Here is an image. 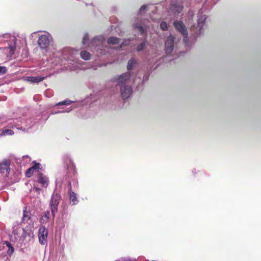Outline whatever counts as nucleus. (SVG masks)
<instances>
[{
	"label": "nucleus",
	"instance_id": "f257e3e1",
	"mask_svg": "<svg viewBox=\"0 0 261 261\" xmlns=\"http://www.w3.org/2000/svg\"><path fill=\"white\" fill-rule=\"evenodd\" d=\"M131 75L129 72H124L122 74L116 75L112 78L108 86H115L116 89H119L120 94L118 93H110L106 90L98 91L97 93L91 94L85 99L78 102L79 106H91L98 99L106 98V100L109 102H114L119 99V95L123 100L129 98L133 94V88L129 83Z\"/></svg>",
	"mask_w": 261,
	"mask_h": 261
},
{
	"label": "nucleus",
	"instance_id": "f03ea898",
	"mask_svg": "<svg viewBox=\"0 0 261 261\" xmlns=\"http://www.w3.org/2000/svg\"><path fill=\"white\" fill-rule=\"evenodd\" d=\"M34 233L32 229L29 228H22L20 224H18L13 227L12 234L10 236V242L5 241L4 245L8 248L7 253L11 256L14 252V246L21 247L22 244L31 241L33 237Z\"/></svg>",
	"mask_w": 261,
	"mask_h": 261
},
{
	"label": "nucleus",
	"instance_id": "7ed1b4c3",
	"mask_svg": "<svg viewBox=\"0 0 261 261\" xmlns=\"http://www.w3.org/2000/svg\"><path fill=\"white\" fill-rule=\"evenodd\" d=\"M82 43L84 45L89 43V47L93 53L98 57L110 55L113 49L108 45H105L106 38L103 35L94 37L89 42V36L87 33L84 34Z\"/></svg>",
	"mask_w": 261,
	"mask_h": 261
},
{
	"label": "nucleus",
	"instance_id": "20e7f679",
	"mask_svg": "<svg viewBox=\"0 0 261 261\" xmlns=\"http://www.w3.org/2000/svg\"><path fill=\"white\" fill-rule=\"evenodd\" d=\"M1 36L3 38V41L5 43V49L9 50V54L13 55L17 48H20L26 45L25 38L23 36H19L16 34L6 33L2 34Z\"/></svg>",
	"mask_w": 261,
	"mask_h": 261
},
{
	"label": "nucleus",
	"instance_id": "39448f33",
	"mask_svg": "<svg viewBox=\"0 0 261 261\" xmlns=\"http://www.w3.org/2000/svg\"><path fill=\"white\" fill-rule=\"evenodd\" d=\"M62 54V58L58 59L56 65L59 64L65 65L67 69L71 71L80 69L78 59L75 56L70 54L67 49H64Z\"/></svg>",
	"mask_w": 261,
	"mask_h": 261
},
{
	"label": "nucleus",
	"instance_id": "423d86ee",
	"mask_svg": "<svg viewBox=\"0 0 261 261\" xmlns=\"http://www.w3.org/2000/svg\"><path fill=\"white\" fill-rule=\"evenodd\" d=\"M208 6V2L206 1L203 4L201 9H200L198 13L197 25L194 24L191 27L190 29L192 32V35L195 39L199 37L202 33L206 19V15L202 14L207 9V7Z\"/></svg>",
	"mask_w": 261,
	"mask_h": 261
},
{
	"label": "nucleus",
	"instance_id": "0eeeda50",
	"mask_svg": "<svg viewBox=\"0 0 261 261\" xmlns=\"http://www.w3.org/2000/svg\"><path fill=\"white\" fill-rule=\"evenodd\" d=\"M38 34L37 43L42 50L47 51L53 43V37L50 33L46 31H37L31 34V36Z\"/></svg>",
	"mask_w": 261,
	"mask_h": 261
},
{
	"label": "nucleus",
	"instance_id": "6e6552de",
	"mask_svg": "<svg viewBox=\"0 0 261 261\" xmlns=\"http://www.w3.org/2000/svg\"><path fill=\"white\" fill-rule=\"evenodd\" d=\"M146 5L142 6L139 9L137 17L135 18L133 23V28L134 30L138 31L141 35H144L147 29V25L145 24V20L140 18V14L146 10Z\"/></svg>",
	"mask_w": 261,
	"mask_h": 261
},
{
	"label": "nucleus",
	"instance_id": "1a4fd4ad",
	"mask_svg": "<svg viewBox=\"0 0 261 261\" xmlns=\"http://www.w3.org/2000/svg\"><path fill=\"white\" fill-rule=\"evenodd\" d=\"M43 118L42 114H39L35 116V118L23 116L21 118V124L20 127H17L18 129H21L25 131L28 129L32 127L35 124L41 122Z\"/></svg>",
	"mask_w": 261,
	"mask_h": 261
},
{
	"label": "nucleus",
	"instance_id": "9d476101",
	"mask_svg": "<svg viewBox=\"0 0 261 261\" xmlns=\"http://www.w3.org/2000/svg\"><path fill=\"white\" fill-rule=\"evenodd\" d=\"M180 41V37L170 34L166 38L165 42V51L167 55H170L178 47Z\"/></svg>",
	"mask_w": 261,
	"mask_h": 261
},
{
	"label": "nucleus",
	"instance_id": "9b49d317",
	"mask_svg": "<svg viewBox=\"0 0 261 261\" xmlns=\"http://www.w3.org/2000/svg\"><path fill=\"white\" fill-rule=\"evenodd\" d=\"M61 199V196L60 192L55 189L52 194L49 204L53 218H55L56 214L58 212V206Z\"/></svg>",
	"mask_w": 261,
	"mask_h": 261
},
{
	"label": "nucleus",
	"instance_id": "f8f14e48",
	"mask_svg": "<svg viewBox=\"0 0 261 261\" xmlns=\"http://www.w3.org/2000/svg\"><path fill=\"white\" fill-rule=\"evenodd\" d=\"M173 25L175 30L183 36V42L185 45L190 48L189 39L188 37V30L184 23L181 20H175Z\"/></svg>",
	"mask_w": 261,
	"mask_h": 261
},
{
	"label": "nucleus",
	"instance_id": "ddd939ff",
	"mask_svg": "<svg viewBox=\"0 0 261 261\" xmlns=\"http://www.w3.org/2000/svg\"><path fill=\"white\" fill-rule=\"evenodd\" d=\"M192 0H178V2H175L173 0L172 1L169 10V13L174 16H176L181 12L183 9L182 3H186V6L190 5Z\"/></svg>",
	"mask_w": 261,
	"mask_h": 261
},
{
	"label": "nucleus",
	"instance_id": "4468645a",
	"mask_svg": "<svg viewBox=\"0 0 261 261\" xmlns=\"http://www.w3.org/2000/svg\"><path fill=\"white\" fill-rule=\"evenodd\" d=\"M149 77V74L147 72L143 73H138V77L134 79V84L136 86V89L138 90L142 89L144 83L148 81Z\"/></svg>",
	"mask_w": 261,
	"mask_h": 261
},
{
	"label": "nucleus",
	"instance_id": "2eb2a0df",
	"mask_svg": "<svg viewBox=\"0 0 261 261\" xmlns=\"http://www.w3.org/2000/svg\"><path fill=\"white\" fill-rule=\"evenodd\" d=\"M149 45V42L146 38L142 39L139 38L137 40V43L135 45V49L138 52H144Z\"/></svg>",
	"mask_w": 261,
	"mask_h": 261
},
{
	"label": "nucleus",
	"instance_id": "dca6fc26",
	"mask_svg": "<svg viewBox=\"0 0 261 261\" xmlns=\"http://www.w3.org/2000/svg\"><path fill=\"white\" fill-rule=\"evenodd\" d=\"M48 235V230L45 226H41L38 230L39 242L41 245H44L46 243L47 237Z\"/></svg>",
	"mask_w": 261,
	"mask_h": 261
},
{
	"label": "nucleus",
	"instance_id": "f3484780",
	"mask_svg": "<svg viewBox=\"0 0 261 261\" xmlns=\"http://www.w3.org/2000/svg\"><path fill=\"white\" fill-rule=\"evenodd\" d=\"M10 161L5 159L0 162V173L8 175L10 171Z\"/></svg>",
	"mask_w": 261,
	"mask_h": 261
},
{
	"label": "nucleus",
	"instance_id": "a211bd4d",
	"mask_svg": "<svg viewBox=\"0 0 261 261\" xmlns=\"http://www.w3.org/2000/svg\"><path fill=\"white\" fill-rule=\"evenodd\" d=\"M70 154L68 153L64 154V155L63 156V161L68 169L71 168L74 170L75 166Z\"/></svg>",
	"mask_w": 261,
	"mask_h": 261
},
{
	"label": "nucleus",
	"instance_id": "6ab92c4d",
	"mask_svg": "<svg viewBox=\"0 0 261 261\" xmlns=\"http://www.w3.org/2000/svg\"><path fill=\"white\" fill-rule=\"evenodd\" d=\"M68 188H69V193L70 195L69 197V201L71 205H76L79 201L77 199L76 193L71 191V182H69L68 183Z\"/></svg>",
	"mask_w": 261,
	"mask_h": 261
},
{
	"label": "nucleus",
	"instance_id": "aec40b11",
	"mask_svg": "<svg viewBox=\"0 0 261 261\" xmlns=\"http://www.w3.org/2000/svg\"><path fill=\"white\" fill-rule=\"evenodd\" d=\"M138 66V61L135 58H131L128 61L127 65V69L128 70V72L131 74L130 71L133 69H135ZM131 75V77L133 76V75Z\"/></svg>",
	"mask_w": 261,
	"mask_h": 261
},
{
	"label": "nucleus",
	"instance_id": "412c9836",
	"mask_svg": "<svg viewBox=\"0 0 261 261\" xmlns=\"http://www.w3.org/2000/svg\"><path fill=\"white\" fill-rule=\"evenodd\" d=\"M37 181L41 185L42 187L45 188L48 186V178L41 173L38 174Z\"/></svg>",
	"mask_w": 261,
	"mask_h": 261
},
{
	"label": "nucleus",
	"instance_id": "4be33fe9",
	"mask_svg": "<svg viewBox=\"0 0 261 261\" xmlns=\"http://www.w3.org/2000/svg\"><path fill=\"white\" fill-rule=\"evenodd\" d=\"M45 79L44 76H27L25 77V80L31 84H38L42 81Z\"/></svg>",
	"mask_w": 261,
	"mask_h": 261
},
{
	"label": "nucleus",
	"instance_id": "5701e85b",
	"mask_svg": "<svg viewBox=\"0 0 261 261\" xmlns=\"http://www.w3.org/2000/svg\"><path fill=\"white\" fill-rule=\"evenodd\" d=\"M120 42V39L118 37L112 36L109 38L107 40V43L109 45H117Z\"/></svg>",
	"mask_w": 261,
	"mask_h": 261
},
{
	"label": "nucleus",
	"instance_id": "b1692460",
	"mask_svg": "<svg viewBox=\"0 0 261 261\" xmlns=\"http://www.w3.org/2000/svg\"><path fill=\"white\" fill-rule=\"evenodd\" d=\"M31 218V214L30 212L27 211L26 208L23 210V216L22 218V222L23 223H28Z\"/></svg>",
	"mask_w": 261,
	"mask_h": 261
},
{
	"label": "nucleus",
	"instance_id": "393cba45",
	"mask_svg": "<svg viewBox=\"0 0 261 261\" xmlns=\"http://www.w3.org/2000/svg\"><path fill=\"white\" fill-rule=\"evenodd\" d=\"M50 216V212L49 211H45L43 216L40 219V221L41 223L46 222L49 220Z\"/></svg>",
	"mask_w": 261,
	"mask_h": 261
},
{
	"label": "nucleus",
	"instance_id": "a878e982",
	"mask_svg": "<svg viewBox=\"0 0 261 261\" xmlns=\"http://www.w3.org/2000/svg\"><path fill=\"white\" fill-rule=\"evenodd\" d=\"M14 134V132L12 130L10 129H4L2 130L1 133H0V136H11Z\"/></svg>",
	"mask_w": 261,
	"mask_h": 261
},
{
	"label": "nucleus",
	"instance_id": "bb28decb",
	"mask_svg": "<svg viewBox=\"0 0 261 261\" xmlns=\"http://www.w3.org/2000/svg\"><path fill=\"white\" fill-rule=\"evenodd\" d=\"M81 58L85 60H88L90 59V54L86 50H83L81 52Z\"/></svg>",
	"mask_w": 261,
	"mask_h": 261
},
{
	"label": "nucleus",
	"instance_id": "cd10ccee",
	"mask_svg": "<svg viewBox=\"0 0 261 261\" xmlns=\"http://www.w3.org/2000/svg\"><path fill=\"white\" fill-rule=\"evenodd\" d=\"M73 102H74V101H71V100H68V99H66V100H63L62 101L59 102L58 103H57L56 105V107H58V106H64V105H69L71 104V103H72Z\"/></svg>",
	"mask_w": 261,
	"mask_h": 261
},
{
	"label": "nucleus",
	"instance_id": "c85d7f7f",
	"mask_svg": "<svg viewBox=\"0 0 261 261\" xmlns=\"http://www.w3.org/2000/svg\"><path fill=\"white\" fill-rule=\"evenodd\" d=\"M73 107V106H72L71 107H69V108H67L64 110H59V111H53L51 114H57V113H66V112H69L71 111L72 110V108Z\"/></svg>",
	"mask_w": 261,
	"mask_h": 261
},
{
	"label": "nucleus",
	"instance_id": "c756f323",
	"mask_svg": "<svg viewBox=\"0 0 261 261\" xmlns=\"http://www.w3.org/2000/svg\"><path fill=\"white\" fill-rule=\"evenodd\" d=\"M160 28L163 31H167L168 29V24L166 21H162L160 23Z\"/></svg>",
	"mask_w": 261,
	"mask_h": 261
},
{
	"label": "nucleus",
	"instance_id": "7c9ffc66",
	"mask_svg": "<svg viewBox=\"0 0 261 261\" xmlns=\"http://www.w3.org/2000/svg\"><path fill=\"white\" fill-rule=\"evenodd\" d=\"M33 163H34V165H33V166L32 167H31V168L34 170H37V171L39 172V169H40V166H41V164L40 163H36L35 161H34Z\"/></svg>",
	"mask_w": 261,
	"mask_h": 261
},
{
	"label": "nucleus",
	"instance_id": "2f4dec72",
	"mask_svg": "<svg viewBox=\"0 0 261 261\" xmlns=\"http://www.w3.org/2000/svg\"><path fill=\"white\" fill-rule=\"evenodd\" d=\"M115 261H137V259L129 257H126L120 258L119 259L116 260Z\"/></svg>",
	"mask_w": 261,
	"mask_h": 261
},
{
	"label": "nucleus",
	"instance_id": "473e14b6",
	"mask_svg": "<svg viewBox=\"0 0 261 261\" xmlns=\"http://www.w3.org/2000/svg\"><path fill=\"white\" fill-rule=\"evenodd\" d=\"M34 170L31 168H29L25 172V175L27 177H30L33 174Z\"/></svg>",
	"mask_w": 261,
	"mask_h": 261
},
{
	"label": "nucleus",
	"instance_id": "72a5a7b5",
	"mask_svg": "<svg viewBox=\"0 0 261 261\" xmlns=\"http://www.w3.org/2000/svg\"><path fill=\"white\" fill-rule=\"evenodd\" d=\"M131 41L130 39H126L123 40L122 43L121 44L120 47L128 45Z\"/></svg>",
	"mask_w": 261,
	"mask_h": 261
},
{
	"label": "nucleus",
	"instance_id": "f704fd0d",
	"mask_svg": "<svg viewBox=\"0 0 261 261\" xmlns=\"http://www.w3.org/2000/svg\"><path fill=\"white\" fill-rule=\"evenodd\" d=\"M7 71V68L5 66H0V75H3L6 73Z\"/></svg>",
	"mask_w": 261,
	"mask_h": 261
},
{
	"label": "nucleus",
	"instance_id": "c9c22d12",
	"mask_svg": "<svg viewBox=\"0 0 261 261\" xmlns=\"http://www.w3.org/2000/svg\"><path fill=\"white\" fill-rule=\"evenodd\" d=\"M67 208H68V206L66 204H63V205H62V208H63L62 214L63 215H64L65 214H66V213H68Z\"/></svg>",
	"mask_w": 261,
	"mask_h": 261
},
{
	"label": "nucleus",
	"instance_id": "e433bc0d",
	"mask_svg": "<svg viewBox=\"0 0 261 261\" xmlns=\"http://www.w3.org/2000/svg\"><path fill=\"white\" fill-rule=\"evenodd\" d=\"M22 160L25 161V163H29L31 159L30 156L28 155H24L22 156Z\"/></svg>",
	"mask_w": 261,
	"mask_h": 261
},
{
	"label": "nucleus",
	"instance_id": "4c0bfd02",
	"mask_svg": "<svg viewBox=\"0 0 261 261\" xmlns=\"http://www.w3.org/2000/svg\"><path fill=\"white\" fill-rule=\"evenodd\" d=\"M33 190L35 191V192H39L41 189L39 188L35 187L34 188Z\"/></svg>",
	"mask_w": 261,
	"mask_h": 261
},
{
	"label": "nucleus",
	"instance_id": "58836bf2",
	"mask_svg": "<svg viewBox=\"0 0 261 261\" xmlns=\"http://www.w3.org/2000/svg\"><path fill=\"white\" fill-rule=\"evenodd\" d=\"M137 261H149L148 259H146L145 258H144L143 257L139 258L138 260Z\"/></svg>",
	"mask_w": 261,
	"mask_h": 261
},
{
	"label": "nucleus",
	"instance_id": "ea45409f",
	"mask_svg": "<svg viewBox=\"0 0 261 261\" xmlns=\"http://www.w3.org/2000/svg\"><path fill=\"white\" fill-rule=\"evenodd\" d=\"M48 116H46L44 120V122H45L48 119Z\"/></svg>",
	"mask_w": 261,
	"mask_h": 261
},
{
	"label": "nucleus",
	"instance_id": "a19ab883",
	"mask_svg": "<svg viewBox=\"0 0 261 261\" xmlns=\"http://www.w3.org/2000/svg\"><path fill=\"white\" fill-rule=\"evenodd\" d=\"M138 74L137 75H136V76L135 78H134V77H133V79H134V80L136 77H138Z\"/></svg>",
	"mask_w": 261,
	"mask_h": 261
},
{
	"label": "nucleus",
	"instance_id": "79ce46f5",
	"mask_svg": "<svg viewBox=\"0 0 261 261\" xmlns=\"http://www.w3.org/2000/svg\"><path fill=\"white\" fill-rule=\"evenodd\" d=\"M195 169H194V170H193V171H192V172H193V173H195Z\"/></svg>",
	"mask_w": 261,
	"mask_h": 261
}]
</instances>
